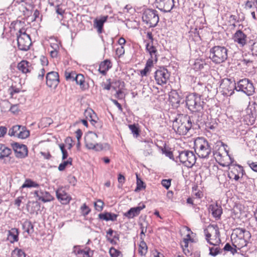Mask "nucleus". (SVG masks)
I'll use <instances>...</instances> for the list:
<instances>
[{
	"label": "nucleus",
	"mask_w": 257,
	"mask_h": 257,
	"mask_svg": "<svg viewBox=\"0 0 257 257\" xmlns=\"http://www.w3.org/2000/svg\"><path fill=\"white\" fill-rule=\"evenodd\" d=\"M7 128L6 126H0V138H3L7 133Z\"/></svg>",
	"instance_id": "56"
},
{
	"label": "nucleus",
	"mask_w": 257,
	"mask_h": 257,
	"mask_svg": "<svg viewBox=\"0 0 257 257\" xmlns=\"http://www.w3.org/2000/svg\"><path fill=\"white\" fill-rule=\"evenodd\" d=\"M220 87L223 90V93L227 95H231L236 90V83L230 79L224 78L222 80Z\"/></svg>",
	"instance_id": "10"
},
{
	"label": "nucleus",
	"mask_w": 257,
	"mask_h": 257,
	"mask_svg": "<svg viewBox=\"0 0 257 257\" xmlns=\"http://www.w3.org/2000/svg\"><path fill=\"white\" fill-rule=\"evenodd\" d=\"M236 236L242 238L247 242L251 237V234L249 231L243 228H237L234 230Z\"/></svg>",
	"instance_id": "23"
},
{
	"label": "nucleus",
	"mask_w": 257,
	"mask_h": 257,
	"mask_svg": "<svg viewBox=\"0 0 257 257\" xmlns=\"http://www.w3.org/2000/svg\"><path fill=\"white\" fill-rule=\"evenodd\" d=\"M12 153L11 149L6 147L5 145L0 144V159H3L8 157Z\"/></svg>",
	"instance_id": "31"
},
{
	"label": "nucleus",
	"mask_w": 257,
	"mask_h": 257,
	"mask_svg": "<svg viewBox=\"0 0 257 257\" xmlns=\"http://www.w3.org/2000/svg\"><path fill=\"white\" fill-rule=\"evenodd\" d=\"M16 157L24 158L28 156V149L26 145L15 143L13 145Z\"/></svg>",
	"instance_id": "13"
},
{
	"label": "nucleus",
	"mask_w": 257,
	"mask_h": 257,
	"mask_svg": "<svg viewBox=\"0 0 257 257\" xmlns=\"http://www.w3.org/2000/svg\"><path fill=\"white\" fill-rule=\"evenodd\" d=\"M29 136V131L27 129L26 126L21 125V130H20L19 134H18V138L21 139H25L27 138Z\"/></svg>",
	"instance_id": "34"
},
{
	"label": "nucleus",
	"mask_w": 257,
	"mask_h": 257,
	"mask_svg": "<svg viewBox=\"0 0 257 257\" xmlns=\"http://www.w3.org/2000/svg\"><path fill=\"white\" fill-rule=\"evenodd\" d=\"M146 207L145 205L143 204L142 205L131 208L126 212L124 213V216L128 218H133L135 216H138L141 211Z\"/></svg>",
	"instance_id": "19"
},
{
	"label": "nucleus",
	"mask_w": 257,
	"mask_h": 257,
	"mask_svg": "<svg viewBox=\"0 0 257 257\" xmlns=\"http://www.w3.org/2000/svg\"><path fill=\"white\" fill-rule=\"evenodd\" d=\"M19 231L16 228H12L8 230L7 239L11 243H14L19 240Z\"/></svg>",
	"instance_id": "21"
},
{
	"label": "nucleus",
	"mask_w": 257,
	"mask_h": 257,
	"mask_svg": "<svg viewBox=\"0 0 257 257\" xmlns=\"http://www.w3.org/2000/svg\"><path fill=\"white\" fill-rule=\"evenodd\" d=\"M148 246L146 243L142 240L140 242L139 248V253L142 256L145 255L147 252Z\"/></svg>",
	"instance_id": "37"
},
{
	"label": "nucleus",
	"mask_w": 257,
	"mask_h": 257,
	"mask_svg": "<svg viewBox=\"0 0 257 257\" xmlns=\"http://www.w3.org/2000/svg\"><path fill=\"white\" fill-rule=\"evenodd\" d=\"M227 49L224 46H215L210 50V58L216 64L224 62L227 58Z\"/></svg>",
	"instance_id": "5"
},
{
	"label": "nucleus",
	"mask_w": 257,
	"mask_h": 257,
	"mask_svg": "<svg viewBox=\"0 0 257 257\" xmlns=\"http://www.w3.org/2000/svg\"><path fill=\"white\" fill-rule=\"evenodd\" d=\"M69 165L66 161H64L63 163H61L58 166V170L60 171H62L65 170L66 167Z\"/></svg>",
	"instance_id": "61"
},
{
	"label": "nucleus",
	"mask_w": 257,
	"mask_h": 257,
	"mask_svg": "<svg viewBox=\"0 0 257 257\" xmlns=\"http://www.w3.org/2000/svg\"><path fill=\"white\" fill-rule=\"evenodd\" d=\"M91 120L90 122L91 124L94 125L95 127H101V125L99 122H98L96 120L93 118L92 115H90Z\"/></svg>",
	"instance_id": "54"
},
{
	"label": "nucleus",
	"mask_w": 257,
	"mask_h": 257,
	"mask_svg": "<svg viewBox=\"0 0 257 257\" xmlns=\"http://www.w3.org/2000/svg\"><path fill=\"white\" fill-rule=\"evenodd\" d=\"M76 75V73L74 71H66L65 73V76L67 81H75V76Z\"/></svg>",
	"instance_id": "44"
},
{
	"label": "nucleus",
	"mask_w": 257,
	"mask_h": 257,
	"mask_svg": "<svg viewBox=\"0 0 257 257\" xmlns=\"http://www.w3.org/2000/svg\"><path fill=\"white\" fill-rule=\"evenodd\" d=\"M46 84L50 88H55L59 82V74L55 71H51L47 74Z\"/></svg>",
	"instance_id": "12"
},
{
	"label": "nucleus",
	"mask_w": 257,
	"mask_h": 257,
	"mask_svg": "<svg viewBox=\"0 0 257 257\" xmlns=\"http://www.w3.org/2000/svg\"><path fill=\"white\" fill-rule=\"evenodd\" d=\"M235 243L237 244V249H240L242 247L246 246L248 242L243 238L236 236V238L235 239Z\"/></svg>",
	"instance_id": "39"
},
{
	"label": "nucleus",
	"mask_w": 257,
	"mask_h": 257,
	"mask_svg": "<svg viewBox=\"0 0 257 257\" xmlns=\"http://www.w3.org/2000/svg\"><path fill=\"white\" fill-rule=\"evenodd\" d=\"M170 76V73L165 67H160L155 73V79L158 85L166 84Z\"/></svg>",
	"instance_id": "9"
},
{
	"label": "nucleus",
	"mask_w": 257,
	"mask_h": 257,
	"mask_svg": "<svg viewBox=\"0 0 257 257\" xmlns=\"http://www.w3.org/2000/svg\"><path fill=\"white\" fill-rule=\"evenodd\" d=\"M41 196L39 198V200H41L43 202H47L51 201L53 198L50 194L48 192H43L40 191Z\"/></svg>",
	"instance_id": "35"
},
{
	"label": "nucleus",
	"mask_w": 257,
	"mask_h": 257,
	"mask_svg": "<svg viewBox=\"0 0 257 257\" xmlns=\"http://www.w3.org/2000/svg\"><path fill=\"white\" fill-rule=\"evenodd\" d=\"M157 7L162 11L169 12L174 6V0H156Z\"/></svg>",
	"instance_id": "14"
},
{
	"label": "nucleus",
	"mask_w": 257,
	"mask_h": 257,
	"mask_svg": "<svg viewBox=\"0 0 257 257\" xmlns=\"http://www.w3.org/2000/svg\"><path fill=\"white\" fill-rule=\"evenodd\" d=\"M109 252L111 257H122L121 252L114 247H111Z\"/></svg>",
	"instance_id": "45"
},
{
	"label": "nucleus",
	"mask_w": 257,
	"mask_h": 257,
	"mask_svg": "<svg viewBox=\"0 0 257 257\" xmlns=\"http://www.w3.org/2000/svg\"><path fill=\"white\" fill-rule=\"evenodd\" d=\"M150 71V69L145 66V68L143 70H142L140 71L141 75L142 77L147 76V74Z\"/></svg>",
	"instance_id": "64"
},
{
	"label": "nucleus",
	"mask_w": 257,
	"mask_h": 257,
	"mask_svg": "<svg viewBox=\"0 0 257 257\" xmlns=\"http://www.w3.org/2000/svg\"><path fill=\"white\" fill-rule=\"evenodd\" d=\"M12 257H26V254L21 249L16 248L12 251Z\"/></svg>",
	"instance_id": "41"
},
{
	"label": "nucleus",
	"mask_w": 257,
	"mask_h": 257,
	"mask_svg": "<svg viewBox=\"0 0 257 257\" xmlns=\"http://www.w3.org/2000/svg\"><path fill=\"white\" fill-rule=\"evenodd\" d=\"M194 150L199 157L207 158L211 149L207 141L203 138H197L194 141Z\"/></svg>",
	"instance_id": "2"
},
{
	"label": "nucleus",
	"mask_w": 257,
	"mask_h": 257,
	"mask_svg": "<svg viewBox=\"0 0 257 257\" xmlns=\"http://www.w3.org/2000/svg\"><path fill=\"white\" fill-rule=\"evenodd\" d=\"M104 205V203L101 200H98L96 202L94 203V206L98 211H101Z\"/></svg>",
	"instance_id": "49"
},
{
	"label": "nucleus",
	"mask_w": 257,
	"mask_h": 257,
	"mask_svg": "<svg viewBox=\"0 0 257 257\" xmlns=\"http://www.w3.org/2000/svg\"><path fill=\"white\" fill-rule=\"evenodd\" d=\"M208 210L214 217L217 219L220 218L222 214V209L221 205L217 203L210 204L208 207Z\"/></svg>",
	"instance_id": "18"
},
{
	"label": "nucleus",
	"mask_w": 257,
	"mask_h": 257,
	"mask_svg": "<svg viewBox=\"0 0 257 257\" xmlns=\"http://www.w3.org/2000/svg\"><path fill=\"white\" fill-rule=\"evenodd\" d=\"M107 16L101 17L100 19L94 21V27L97 29V32L100 34L102 32L103 24L107 20Z\"/></svg>",
	"instance_id": "28"
},
{
	"label": "nucleus",
	"mask_w": 257,
	"mask_h": 257,
	"mask_svg": "<svg viewBox=\"0 0 257 257\" xmlns=\"http://www.w3.org/2000/svg\"><path fill=\"white\" fill-rule=\"evenodd\" d=\"M154 61V58H150L147 61L146 66L147 67L151 69V68L153 66V62Z\"/></svg>",
	"instance_id": "60"
},
{
	"label": "nucleus",
	"mask_w": 257,
	"mask_h": 257,
	"mask_svg": "<svg viewBox=\"0 0 257 257\" xmlns=\"http://www.w3.org/2000/svg\"><path fill=\"white\" fill-rule=\"evenodd\" d=\"M60 149L61 151L62 154V160L66 159L68 157V153L67 151L65 149V146L63 144H61L59 145Z\"/></svg>",
	"instance_id": "50"
},
{
	"label": "nucleus",
	"mask_w": 257,
	"mask_h": 257,
	"mask_svg": "<svg viewBox=\"0 0 257 257\" xmlns=\"http://www.w3.org/2000/svg\"><path fill=\"white\" fill-rule=\"evenodd\" d=\"M73 251L77 257H92L93 254V251L87 247L82 249L79 246H75Z\"/></svg>",
	"instance_id": "17"
},
{
	"label": "nucleus",
	"mask_w": 257,
	"mask_h": 257,
	"mask_svg": "<svg viewBox=\"0 0 257 257\" xmlns=\"http://www.w3.org/2000/svg\"><path fill=\"white\" fill-rule=\"evenodd\" d=\"M193 152L185 151L181 152L179 155L180 161L188 168H191L193 167L192 163Z\"/></svg>",
	"instance_id": "11"
},
{
	"label": "nucleus",
	"mask_w": 257,
	"mask_h": 257,
	"mask_svg": "<svg viewBox=\"0 0 257 257\" xmlns=\"http://www.w3.org/2000/svg\"><path fill=\"white\" fill-rule=\"evenodd\" d=\"M34 225L32 222L26 219L22 224L23 229L28 234L31 235L34 232Z\"/></svg>",
	"instance_id": "30"
},
{
	"label": "nucleus",
	"mask_w": 257,
	"mask_h": 257,
	"mask_svg": "<svg viewBox=\"0 0 257 257\" xmlns=\"http://www.w3.org/2000/svg\"><path fill=\"white\" fill-rule=\"evenodd\" d=\"M233 40L240 47H243L247 44V36L241 30H237L233 35Z\"/></svg>",
	"instance_id": "15"
},
{
	"label": "nucleus",
	"mask_w": 257,
	"mask_h": 257,
	"mask_svg": "<svg viewBox=\"0 0 257 257\" xmlns=\"http://www.w3.org/2000/svg\"><path fill=\"white\" fill-rule=\"evenodd\" d=\"M39 187V184L37 182L33 181L30 179H27L22 185L21 188H38Z\"/></svg>",
	"instance_id": "32"
},
{
	"label": "nucleus",
	"mask_w": 257,
	"mask_h": 257,
	"mask_svg": "<svg viewBox=\"0 0 257 257\" xmlns=\"http://www.w3.org/2000/svg\"><path fill=\"white\" fill-rule=\"evenodd\" d=\"M147 51L149 53L150 58H154L155 62L158 61V51L156 47L150 43H148L146 45Z\"/></svg>",
	"instance_id": "26"
},
{
	"label": "nucleus",
	"mask_w": 257,
	"mask_h": 257,
	"mask_svg": "<svg viewBox=\"0 0 257 257\" xmlns=\"http://www.w3.org/2000/svg\"><path fill=\"white\" fill-rule=\"evenodd\" d=\"M192 18L193 16L191 15V13L188 14L187 17V21L186 22L185 25L186 27L189 30V33H191V30L193 29Z\"/></svg>",
	"instance_id": "40"
},
{
	"label": "nucleus",
	"mask_w": 257,
	"mask_h": 257,
	"mask_svg": "<svg viewBox=\"0 0 257 257\" xmlns=\"http://www.w3.org/2000/svg\"><path fill=\"white\" fill-rule=\"evenodd\" d=\"M187 238H184L183 240V243L184 244L182 245V246L185 247L184 248L183 247V251H184L185 254L186 255L187 254V253H188V254L190 253V251L188 250V249L187 248L188 246V241H193V240L191 239L189 234H188L187 235Z\"/></svg>",
	"instance_id": "38"
},
{
	"label": "nucleus",
	"mask_w": 257,
	"mask_h": 257,
	"mask_svg": "<svg viewBox=\"0 0 257 257\" xmlns=\"http://www.w3.org/2000/svg\"><path fill=\"white\" fill-rule=\"evenodd\" d=\"M128 127L131 131L132 134H133L136 137H137L139 135L140 130L138 126V124H130L128 125Z\"/></svg>",
	"instance_id": "43"
},
{
	"label": "nucleus",
	"mask_w": 257,
	"mask_h": 257,
	"mask_svg": "<svg viewBox=\"0 0 257 257\" xmlns=\"http://www.w3.org/2000/svg\"><path fill=\"white\" fill-rule=\"evenodd\" d=\"M17 67L23 73H29L32 69L30 63L27 60L21 61L18 63Z\"/></svg>",
	"instance_id": "24"
},
{
	"label": "nucleus",
	"mask_w": 257,
	"mask_h": 257,
	"mask_svg": "<svg viewBox=\"0 0 257 257\" xmlns=\"http://www.w3.org/2000/svg\"><path fill=\"white\" fill-rule=\"evenodd\" d=\"M201 53L203 54V52H201ZM203 56V55H200L199 58L195 59L194 62V70H195V72L201 71L203 69L204 65L206 64Z\"/></svg>",
	"instance_id": "25"
},
{
	"label": "nucleus",
	"mask_w": 257,
	"mask_h": 257,
	"mask_svg": "<svg viewBox=\"0 0 257 257\" xmlns=\"http://www.w3.org/2000/svg\"><path fill=\"white\" fill-rule=\"evenodd\" d=\"M98 216L100 219L105 221L110 220L113 221L116 220L117 215L110 212H104L100 213Z\"/></svg>",
	"instance_id": "29"
},
{
	"label": "nucleus",
	"mask_w": 257,
	"mask_h": 257,
	"mask_svg": "<svg viewBox=\"0 0 257 257\" xmlns=\"http://www.w3.org/2000/svg\"><path fill=\"white\" fill-rule=\"evenodd\" d=\"M197 94L194 93V108H196V110H194V119H196V123H194V129L200 128L203 127L205 123V116L203 114V107L201 103L203 101L198 102L196 99L197 98Z\"/></svg>",
	"instance_id": "3"
},
{
	"label": "nucleus",
	"mask_w": 257,
	"mask_h": 257,
	"mask_svg": "<svg viewBox=\"0 0 257 257\" xmlns=\"http://www.w3.org/2000/svg\"><path fill=\"white\" fill-rule=\"evenodd\" d=\"M169 100L172 105L178 107L181 101V98L176 90H173L169 94Z\"/></svg>",
	"instance_id": "22"
},
{
	"label": "nucleus",
	"mask_w": 257,
	"mask_h": 257,
	"mask_svg": "<svg viewBox=\"0 0 257 257\" xmlns=\"http://www.w3.org/2000/svg\"><path fill=\"white\" fill-rule=\"evenodd\" d=\"M209 254L213 256H215L218 254L222 253V250L218 247H209Z\"/></svg>",
	"instance_id": "42"
},
{
	"label": "nucleus",
	"mask_w": 257,
	"mask_h": 257,
	"mask_svg": "<svg viewBox=\"0 0 257 257\" xmlns=\"http://www.w3.org/2000/svg\"><path fill=\"white\" fill-rule=\"evenodd\" d=\"M75 81L76 84L80 85L81 89H85V79L82 74H77V75L75 76Z\"/></svg>",
	"instance_id": "33"
},
{
	"label": "nucleus",
	"mask_w": 257,
	"mask_h": 257,
	"mask_svg": "<svg viewBox=\"0 0 257 257\" xmlns=\"http://www.w3.org/2000/svg\"><path fill=\"white\" fill-rule=\"evenodd\" d=\"M98 136L92 132H88L85 136L84 141L86 147L88 149L100 151L108 147L107 144H102L97 143Z\"/></svg>",
	"instance_id": "4"
},
{
	"label": "nucleus",
	"mask_w": 257,
	"mask_h": 257,
	"mask_svg": "<svg viewBox=\"0 0 257 257\" xmlns=\"http://www.w3.org/2000/svg\"><path fill=\"white\" fill-rule=\"evenodd\" d=\"M51 47L53 50L59 51V45L56 40H55L54 42H52L51 43Z\"/></svg>",
	"instance_id": "57"
},
{
	"label": "nucleus",
	"mask_w": 257,
	"mask_h": 257,
	"mask_svg": "<svg viewBox=\"0 0 257 257\" xmlns=\"http://www.w3.org/2000/svg\"><path fill=\"white\" fill-rule=\"evenodd\" d=\"M57 198L63 204L69 203L71 197L62 189H58L56 191Z\"/></svg>",
	"instance_id": "20"
},
{
	"label": "nucleus",
	"mask_w": 257,
	"mask_h": 257,
	"mask_svg": "<svg viewBox=\"0 0 257 257\" xmlns=\"http://www.w3.org/2000/svg\"><path fill=\"white\" fill-rule=\"evenodd\" d=\"M81 209L83 214L85 215H87L90 211L89 207L85 203L81 207Z\"/></svg>",
	"instance_id": "53"
},
{
	"label": "nucleus",
	"mask_w": 257,
	"mask_h": 257,
	"mask_svg": "<svg viewBox=\"0 0 257 257\" xmlns=\"http://www.w3.org/2000/svg\"><path fill=\"white\" fill-rule=\"evenodd\" d=\"M125 181V177L123 175L121 174H119L118 176V182L119 183L118 187H120V184H121V186L124 183Z\"/></svg>",
	"instance_id": "59"
},
{
	"label": "nucleus",
	"mask_w": 257,
	"mask_h": 257,
	"mask_svg": "<svg viewBox=\"0 0 257 257\" xmlns=\"http://www.w3.org/2000/svg\"><path fill=\"white\" fill-rule=\"evenodd\" d=\"M257 5V0H247L245 3V8L251 9L253 6Z\"/></svg>",
	"instance_id": "51"
},
{
	"label": "nucleus",
	"mask_w": 257,
	"mask_h": 257,
	"mask_svg": "<svg viewBox=\"0 0 257 257\" xmlns=\"http://www.w3.org/2000/svg\"><path fill=\"white\" fill-rule=\"evenodd\" d=\"M161 184L163 186L168 189L171 185V180L164 179L162 181Z\"/></svg>",
	"instance_id": "55"
},
{
	"label": "nucleus",
	"mask_w": 257,
	"mask_h": 257,
	"mask_svg": "<svg viewBox=\"0 0 257 257\" xmlns=\"http://www.w3.org/2000/svg\"><path fill=\"white\" fill-rule=\"evenodd\" d=\"M236 90L241 91L248 96L252 95L255 92L253 83L247 78L239 80L236 83Z\"/></svg>",
	"instance_id": "8"
},
{
	"label": "nucleus",
	"mask_w": 257,
	"mask_h": 257,
	"mask_svg": "<svg viewBox=\"0 0 257 257\" xmlns=\"http://www.w3.org/2000/svg\"><path fill=\"white\" fill-rule=\"evenodd\" d=\"M114 232V231L111 229L109 228L108 231L106 232L107 235H106V238L107 240L109 241L111 244H115L116 242L113 240V239L111 238L110 236H113V234Z\"/></svg>",
	"instance_id": "48"
},
{
	"label": "nucleus",
	"mask_w": 257,
	"mask_h": 257,
	"mask_svg": "<svg viewBox=\"0 0 257 257\" xmlns=\"http://www.w3.org/2000/svg\"><path fill=\"white\" fill-rule=\"evenodd\" d=\"M173 127L179 134L186 135L192 127V122L190 117L186 115H179L174 120Z\"/></svg>",
	"instance_id": "1"
},
{
	"label": "nucleus",
	"mask_w": 257,
	"mask_h": 257,
	"mask_svg": "<svg viewBox=\"0 0 257 257\" xmlns=\"http://www.w3.org/2000/svg\"><path fill=\"white\" fill-rule=\"evenodd\" d=\"M18 47L21 51H27L32 44L29 35L26 33L24 29H20L17 33Z\"/></svg>",
	"instance_id": "6"
},
{
	"label": "nucleus",
	"mask_w": 257,
	"mask_h": 257,
	"mask_svg": "<svg viewBox=\"0 0 257 257\" xmlns=\"http://www.w3.org/2000/svg\"><path fill=\"white\" fill-rule=\"evenodd\" d=\"M186 105L188 107V108L191 111H192L193 105L191 101V96L189 95L186 97Z\"/></svg>",
	"instance_id": "52"
},
{
	"label": "nucleus",
	"mask_w": 257,
	"mask_h": 257,
	"mask_svg": "<svg viewBox=\"0 0 257 257\" xmlns=\"http://www.w3.org/2000/svg\"><path fill=\"white\" fill-rule=\"evenodd\" d=\"M53 122L50 117H44L41 119V125L44 127L49 126Z\"/></svg>",
	"instance_id": "47"
},
{
	"label": "nucleus",
	"mask_w": 257,
	"mask_h": 257,
	"mask_svg": "<svg viewBox=\"0 0 257 257\" xmlns=\"http://www.w3.org/2000/svg\"><path fill=\"white\" fill-rule=\"evenodd\" d=\"M111 67V62L108 60H105L101 62L98 71L103 75H105L107 71Z\"/></svg>",
	"instance_id": "27"
},
{
	"label": "nucleus",
	"mask_w": 257,
	"mask_h": 257,
	"mask_svg": "<svg viewBox=\"0 0 257 257\" xmlns=\"http://www.w3.org/2000/svg\"><path fill=\"white\" fill-rule=\"evenodd\" d=\"M21 125H15L13 126L11 128H10L8 135L12 137V136H16L18 137V134H19L20 130H21Z\"/></svg>",
	"instance_id": "36"
},
{
	"label": "nucleus",
	"mask_w": 257,
	"mask_h": 257,
	"mask_svg": "<svg viewBox=\"0 0 257 257\" xmlns=\"http://www.w3.org/2000/svg\"><path fill=\"white\" fill-rule=\"evenodd\" d=\"M248 164L249 165V167L252 170L257 172V162L250 163V162L248 161Z\"/></svg>",
	"instance_id": "62"
},
{
	"label": "nucleus",
	"mask_w": 257,
	"mask_h": 257,
	"mask_svg": "<svg viewBox=\"0 0 257 257\" xmlns=\"http://www.w3.org/2000/svg\"><path fill=\"white\" fill-rule=\"evenodd\" d=\"M203 196V193L202 192L200 191H198L197 192H196L194 195V200L195 199H199L202 198Z\"/></svg>",
	"instance_id": "63"
},
{
	"label": "nucleus",
	"mask_w": 257,
	"mask_h": 257,
	"mask_svg": "<svg viewBox=\"0 0 257 257\" xmlns=\"http://www.w3.org/2000/svg\"><path fill=\"white\" fill-rule=\"evenodd\" d=\"M142 20L150 28L156 27L159 21L158 11L153 9L146 10L143 14Z\"/></svg>",
	"instance_id": "7"
},
{
	"label": "nucleus",
	"mask_w": 257,
	"mask_h": 257,
	"mask_svg": "<svg viewBox=\"0 0 257 257\" xmlns=\"http://www.w3.org/2000/svg\"><path fill=\"white\" fill-rule=\"evenodd\" d=\"M45 73V70L44 68H41L38 75V79L40 80H42Z\"/></svg>",
	"instance_id": "58"
},
{
	"label": "nucleus",
	"mask_w": 257,
	"mask_h": 257,
	"mask_svg": "<svg viewBox=\"0 0 257 257\" xmlns=\"http://www.w3.org/2000/svg\"><path fill=\"white\" fill-rule=\"evenodd\" d=\"M137 187L135 189V191H138V190H141L143 188H145L146 186L144 185V183L143 181L138 177V175L137 174Z\"/></svg>",
	"instance_id": "46"
},
{
	"label": "nucleus",
	"mask_w": 257,
	"mask_h": 257,
	"mask_svg": "<svg viewBox=\"0 0 257 257\" xmlns=\"http://www.w3.org/2000/svg\"><path fill=\"white\" fill-rule=\"evenodd\" d=\"M213 231H214L215 236V239H214V242H213L211 241V239H212L211 238V237L212 236L211 233H209L207 229H205L204 230L205 233L206 239L207 240V242L210 244H211V245H213L216 246L219 245L221 242V240L219 238L220 233H219V230L218 228L213 229Z\"/></svg>",
	"instance_id": "16"
}]
</instances>
